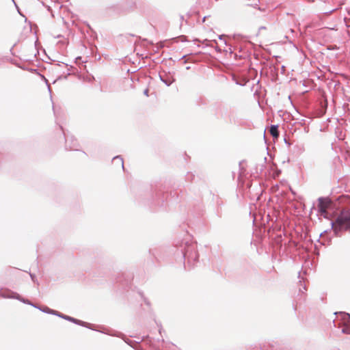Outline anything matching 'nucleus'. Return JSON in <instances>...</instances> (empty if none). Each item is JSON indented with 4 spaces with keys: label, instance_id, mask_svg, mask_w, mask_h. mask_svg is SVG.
Segmentation results:
<instances>
[{
    "label": "nucleus",
    "instance_id": "obj_1",
    "mask_svg": "<svg viewBox=\"0 0 350 350\" xmlns=\"http://www.w3.org/2000/svg\"><path fill=\"white\" fill-rule=\"evenodd\" d=\"M332 228L336 233L342 230L350 229V208L341 211L335 221L332 223Z\"/></svg>",
    "mask_w": 350,
    "mask_h": 350
},
{
    "label": "nucleus",
    "instance_id": "obj_2",
    "mask_svg": "<svg viewBox=\"0 0 350 350\" xmlns=\"http://www.w3.org/2000/svg\"><path fill=\"white\" fill-rule=\"evenodd\" d=\"M332 202L328 198H320L319 199V211L324 217H327V210L332 206Z\"/></svg>",
    "mask_w": 350,
    "mask_h": 350
},
{
    "label": "nucleus",
    "instance_id": "obj_3",
    "mask_svg": "<svg viewBox=\"0 0 350 350\" xmlns=\"http://www.w3.org/2000/svg\"><path fill=\"white\" fill-rule=\"evenodd\" d=\"M342 332L345 334H350V316H349L348 319L344 323Z\"/></svg>",
    "mask_w": 350,
    "mask_h": 350
},
{
    "label": "nucleus",
    "instance_id": "obj_4",
    "mask_svg": "<svg viewBox=\"0 0 350 350\" xmlns=\"http://www.w3.org/2000/svg\"><path fill=\"white\" fill-rule=\"evenodd\" d=\"M270 133L271 135L277 138L278 136H279V132H278V126H275V125H272L271 127H270Z\"/></svg>",
    "mask_w": 350,
    "mask_h": 350
},
{
    "label": "nucleus",
    "instance_id": "obj_5",
    "mask_svg": "<svg viewBox=\"0 0 350 350\" xmlns=\"http://www.w3.org/2000/svg\"><path fill=\"white\" fill-rule=\"evenodd\" d=\"M113 161H117L118 163H119L121 165V166H122V167H124L123 160H122L121 158H120V157H115V158L113 159Z\"/></svg>",
    "mask_w": 350,
    "mask_h": 350
}]
</instances>
